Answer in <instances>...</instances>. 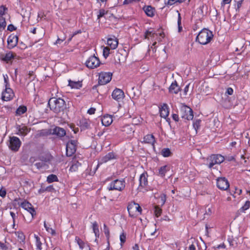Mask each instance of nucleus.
<instances>
[{
  "instance_id": "49",
  "label": "nucleus",
  "mask_w": 250,
  "mask_h": 250,
  "mask_svg": "<svg viewBox=\"0 0 250 250\" xmlns=\"http://www.w3.org/2000/svg\"><path fill=\"white\" fill-rule=\"evenodd\" d=\"M154 34L152 31H146L145 34V38L147 39L148 36H151Z\"/></svg>"
},
{
  "instance_id": "50",
  "label": "nucleus",
  "mask_w": 250,
  "mask_h": 250,
  "mask_svg": "<svg viewBox=\"0 0 250 250\" xmlns=\"http://www.w3.org/2000/svg\"><path fill=\"white\" fill-rule=\"evenodd\" d=\"M46 230L47 232L50 233L52 235H54L56 233L55 230L51 228L48 227Z\"/></svg>"
},
{
  "instance_id": "60",
  "label": "nucleus",
  "mask_w": 250,
  "mask_h": 250,
  "mask_svg": "<svg viewBox=\"0 0 250 250\" xmlns=\"http://www.w3.org/2000/svg\"><path fill=\"white\" fill-rule=\"evenodd\" d=\"M231 0H223L222 5H224L226 4H229L231 2Z\"/></svg>"
},
{
  "instance_id": "27",
  "label": "nucleus",
  "mask_w": 250,
  "mask_h": 250,
  "mask_svg": "<svg viewBox=\"0 0 250 250\" xmlns=\"http://www.w3.org/2000/svg\"><path fill=\"white\" fill-rule=\"evenodd\" d=\"M13 58V54L12 52H9L5 55H1L0 58L2 61L6 62H8L9 61H11Z\"/></svg>"
},
{
  "instance_id": "62",
  "label": "nucleus",
  "mask_w": 250,
  "mask_h": 250,
  "mask_svg": "<svg viewBox=\"0 0 250 250\" xmlns=\"http://www.w3.org/2000/svg\"><path fill=\"white\" fill-rule=\"evenodd\" d=\"M181 23V17L180 16V14L178 13V26H180Z\"/></svg>"
},
{
  "instance_id": "1",
  "label": "nucleus",
  "mask_w": 250,
  "mask_h": 250,
  "mask_svg": "<svg viewBox=\"0 0 250 250\" xmlns=\"http://www.w3.org/2000/svg\"><path fill=\"white\" fill-rule=\"evenodd\" d=\"M50 108L56 113H59L64 111L66 108L65 101L62 98H51L48 103Z\"/></svg>"
},
{
  "instance_id": "47",
  "label": "nucleus",
  "mask_w": 250,
  "mask_h": 250,
  "mask_svg": "<svg viewBox=\"0 0 250 250\" xmlns=\"http://www.w3.org/2000/svg\"><path fill=\"white\" fill-rule=\"evenodd\" d=\"M10 215L13 219V228H14V227L15 226V219L17 217V216L16 215L15 213L13 212H10Z\"/></svg>"
},
{
  "instance_id": "56",
  "label": "nucleus",
  "mask_w": 250,
  "mask_h": 250,
  "mask_svg": "<svg viewBox=\"0 0 250 250\" xmlns=\"http://www.w3.org/2000/svg\"><path fill=\"white\" fill-rule=\"evenodd\" d=\"M196 247L194 244L192 242L191 245H189L188 250H195Z\"/></svg>"
},
{
  "instance_id": "26",
  "label": "nucleus",
  "mask_w": 250,
  "mask_h": 250,
  "mask_svg": "<svg viewBox=\"0 0 250 250\" xmlns=\"http://www.w3.org/2000/svg\"><path fill=\"white\" fill-rule=\"evenodd\" d=\"M72 164L70 167L69 170L71 171H76L81 166V163L79 162L76 159H74L72 161Z\"/></svg>"
},
{
  "instance_id": "64",
  "label": "nucleus",
  "mask_w": 250,
  "mask_h": 250,
  "mask_svg": "<svg viewBox=\"0 0 250 250\" xmlns=\"http://www.w3.org/2000/svg\"><path fill=\"white\" fill-rule=\"evenodd\" d=\"M64 38L63 39H60L58 38L56 42V44H60L64 40Z\"/></svg>"
},
{
  "instance_id": "4",
  "label": "nucleus",
  "mask_w": 250,
  "mask_h": 250,
  "mask_svg": "<svg viewBox=\"0 0 250 250\" xmlns=\"http://www.w3.org/2000/svg\"><path fill=\"white\" fill-rule=\"evenodd\" d=\"M125 183L124 180L116 179L112 182L107 187L109 190H116L122 191L125 188Z\"/></svg>"
},
{
  "instance_id": "9",
  "label": "nucleus",
  "mask_w": 250,
  "mask_h": 250,
  "mask_svg": "<svg viewBox=\"0 0 250 250\" xmlns=\"http://www.w3.org/2000/svg\"><path fill=\"white\" fill-rule=\"evenodd\" d=\"M77 141L70 140L66 144V154L67 156H71L76 150Z\"/></svg>"
},
{
  "instance_id": "44",
  "label": "nucleus",
  "mask_w": 250,
  "mask_h": 250,
  "mask_svg": "<svg viewBox=\"0 0 250 250\" xmlns=\"http://www.w3.org/2000/svg\"><path fill=\"white\" fill-rule=\"evenodd\" d=\"M35 78V75H34L33 71H30L28 74V76L27 79H28L30 81H33Z\"/></svg>"
},
{
  "instance_id": "13",
  "label": "nucleus",
  "mask_w": 250,
  "mask_h": 250,
  "mask_svg": "<svg viewBox=\"0 0 250 250\" xmlns=\"http://www.w3.org/2000/svg\"><path fill=\"white\" fill-rule=\"evenodd\" d=\"M112 97L115 100L120 102L125 97V94L122 89L116 88L112 93Z\"/></svg>"
},
{
  "instance_id": "18",
  "label": "nucleus",
  "mask_w": 250,
  "mask_h": 250,
  "mask_svg": "<svg viewBox=\"0 0 250 250\" xmlns=\"http://www.w3.org/2000/svg\"><path fill=\"white\" fill-rule=\"evenodd\" d=\"M169 92L172 94H177L181 90L180 87L178 85L177 82L174 81L171 84L168 88Z\"/></svg>"
},
{
  "instance_id": "63",
  "label": "nucleus",
  "mask_w": 250,
  "mask_h": 250,
  "mask_svg": "<svg viewBox=\"0 0 250 250\" xmlns=\"http://www.w3.org/2000/svg\"><path fill=\"white\" fill-rule=\"evenodd\" d=\"M242 192V190L239 188H235V193L240 195Z\"/></svg>"
},
{
  "instance_id": "39",
  "label": "nucleus",
  "mask_w": 250,
  "mask_h": 250,
  "mask_svg": "<svg viewBox=\"0 0 250 250\" xmlns=\"http://www.w3.org/2000/svg\"><path fill=\"white\" fill-rule=\"evenodd\" d=\"M122 131L126 132L127 134H130L131 132H132V130L131 128L128 125H126L125 126L123 127V129H122Z\"/></svg>"
},
{
  "instance_id": "20",
  "label": "nucleus",
  "mask_w": 250,
  "mask_h": 250,
  "mask_svg": "<svg viewBox=\"0 0 250 250\" xmlns=\"http://www.w3.org/2000/svg\"><path fill=\"white\" fill-rule=\"evenodd\" d=\"M52 134H55L58 136V137H63L66 134L65 130L60 127L56 126L52 130Z\"/></svg>"
},
{
  "instance_id": "36",
  "label": "nucleus",
  "mask_w": 250,
  "mask_h": 250,
  "mask_svg": "<svg viewBox=\"0 0 250 250\" xmlns=\"http://www.w3.org/2000/svg\"><path fill=\"white\" fill-rule=\"evenodd\" d=\"M171 153L170 149L168 148H163L161 151L162 155L165 157L170 156Z\"/></svg>"
},
{
  "instance_id": "6",
  "label": "nucleus",
  "mask_w": 250,
  "mask_h": 250,
  "mask_svg": "<svg viewBox=\"0 0 250 250\" xmlns=\"http://www.w3.org/2000/svg\"><path fill=\"white\" fill-rule=\"evenodd\" d=\"M100 64L99 59L95 55L91 56L85 62L86 66L90 69L97 68Z\"/></svg>"
},
{
  "instance_id": "17",
  "label": "nucleus",
  "mask_w": 250,
  "mask_h": 250,
  "mask_svg": "<svg viewBox=\"0 0 250 250\" xmlns=\"http://www.w3.org/2000/svg\"><path fill=\"white\" fill-rule=\"evenodd\" d=\"M147 177L148 175L146 172H144L141 174L139 178V188H145L147 185Z\"/></svg>"
},
{
  "instance_id": "34",
  "label": "nucleus",
  "mask_w": 250,
  "mask_h": 250,
  "mask_svg": "<svg viewBox=\"0 0 250 250\" xmlns=\"http://www.w3.org/2000/svg\"><path fill=\"white\" fill-rule=\"evenodd\" d=\"M34 237H35V238L36 239V247H37V249L38 250H42V243L41 242L40 237L38 235H37L36 234L34 235Z\"/></svg>"
},
{
  "instance_id": "16",
  "label": "nucleus",
  "mask_w": 250,
  "mask_h": 250,
  "mask_svg": "<svg viewBox=\"0 0 250 250\" xmlns=\"http://www.w3.org/2000/svg\"><path fill=\"white\" fill-rule=\"evenodd\" d=\"M116 159H117V155L114 153L111 152L102 157L100 160V163L101 164L104 163L111 160Z\"/></svg>"
},
{
  "instance_id": "40",
  "label": "nucleus",
  "mask_w": 250,
  "mask_h": 250,
  "mask_svg": "<svg viewBox=\"0 0 250 250\" xmlns=\"http://www.w3.org/2000/svg\"><path fill=\"white\" fill-rule=\"evenodd\" d=\"M6 25V22L5 20L3 17L0 18V29H4Z\"/></svg>"
},
{
  "instance_id": "48",
  "label": "nucleus",
  "mask_w": 250,
  "mask_h": 250,
  "mask_svg": "<svg viewBox=\"0 0 250 250\" xmlns=\"http://www.w3.org/2000/svg\"><path fill=\"white\" fill-rule=\"evenodd\" d=\"M140 0H125L124 1L123 3L124 4H130V3L134 2H138Z\"/></svg>"
},
{
  "instance_id": "2",
  "label": "nucleus",
  "mask_w": 250,
  "mask_h": 250,
  "mask_svg": "<svg viewBox=\"0 0 250 250\" xmlns=\"http://www.w3.org/2000/svg\"><path fill=\"white\" fill-rule=\"evenodd\" d=\"M212 37V32L208 29H204L199 33L196 40L200 44L205 45L210 42Z\"/></svg>"
},
{
  "instance_id": "19",
  "label": "nucleus",
  "mask_w": 250,
  "mask_h": 250,
  "mask_svg": "<svg viewBox=\"0 0 250 250\" xmlns=\"http://www.w3.org/2000/svg\"><path fill=\"white\" fill-rule=\"evenodd\" d=\"M160 114L161 117L166 119L169 115L168 107L167 104H164L160 108Z\"/></svg>"
},
{
  "instance_id": "38",
  "label": "nucleus",
  "mask_w": 250,
  "mask_h": 250,
  "mask_svg": "<svg viewBox=\"0 0 250 250\" xmlns=\"http://www.w3.org/2000/svg\"><path fill=\"white\" fill-rule=\"evenodd\" d=\"M121 246H122L126 241V234L123 231L120 236Z\"/></svg>"
},
{
  "instance_id": "3",
  "label": "nucleus",
  "mask_w": 250,
  "mask_h": 250,
  "mask_svg": "<svg viewBox=\"0 0 250 250\" xmlns=\"http://www.w3.org/2000/svg\"><path fill=\"white\" fill-rule=\"evenodd\" d=\"M225 160L224 156L220 154H212L207 158L208 167L212 168L216 164H220Z\"/></svg>"
},
{
  "instance_id": "5",
  "label": "nucleus",
  "mask_w": 250,
  "mask_h": 250,
  "mask_svg": "<svg viewBox=\"0 0 250 250\" xmlns=\"http://www.w3.org/2000/svg\"><path fill=\"white\" fill-rule=\"evenodd\" d=\"M181 117L188 120H192L193 118V111L188 106L183 104L180 108Z\"/></svg>"
},
{
  "instance_id": "51",
  "label": "nucleus",
  "mask_w": 250,
  "mask_h": 250,
  "mask_svg": "<svg viewBox=\"0 0 250 250\" xmlns=\"http://www.w3.org/2000/svg\"><path fill=\"white\" fill-rule=\"evenodd\" d=\"M95 111L96 109L95 108L91 107L88 110L87 113H88L90 115H92L95 113Z\"/></svg>"
},
{
  "instance_id": "14",
  "label": "nucleus",
  "mask_w": 250,
  "mask_h": 250,
  "mask_svg": "<svg viewBox=\"0 0 250 250\" xmlns=\"http://www.w3.org/2000/svg\"><path fill=\"white\" fill-rule=\"evenodd\" d=\"M18 42V37L17 35L12 34L9 36L7 39V43L9 48H13L15 47Z\"/></svg>"
},
{
  "instance_id": "43",
  "label": "nucleus",
  "mask_w": 250,
  "mask_h": 250,
  "mask_svg": "<svg viewBox=\"0 0 250 250\" xmlns=\"http://www.w3.org/2000/svg\"><path fill=\"white\" fill-rule=\"evenodd\" d=\"M250 208V201H248L246 202L244 205L243 206H242V207L241 208V210L244 211L247 210L248 209H249Z\"/></svg>"
},
{
  "instance_id": "41",
  "label": "nucleus",
  "mask_w": 250,
  "mask_h": 250,
  "mask_svg": "<svg viewBox=\"0 0 250 250\" xmlns=\"http://www.w3.org/2000/svg\"><path fill=\"white\" fill-rule=\"evenodd\" d=\"M154 213L156 217L160 216L162 213V209L158 206L155 207Z\"/></svg>"
},
{
  "instance_id": "58",
  "label": "nucleus",
  "mask_w": 250,
  "mask_h": 250,
  "mask_svg": "<svg viewBox=\"0 0 250 250\" xmlns=\"http://www.w3.org/2000/svg\"><path fill=\"white\" fill-rule=\"evenodd\" d=\"M0 248L3 250H6L7 249L6 245L4 243H2L0 242Z\"/></svg>"
},
{
  "instance_id": "8",
  "label": "nucleus",
  "mask_w": 250,
  "mask_h": 250,
  "mask_svg": "<svg viewBox=\"0 0 250 250\" xmlns=\"http://www.w3.org/2000/svg\"><path fill=\"white\" fill-rule=\"evenodd\" d=\"M127 210L131 217L134 216L136 214L135 213L137 212L141 213L142 211V208L137 203L134 202L130 203L127 207Z\"/></svg>"
},
{
  "instance_id": "45",
  "label": "nucleus",
  "mask_w": 250,
  "mask_h": 250,
  "mask_svg": "<svg viewBox=\"0 0 250 250\" xmlns=\"http://www.w3.org/2000/svg\"><path fill=\"white\" fill-rule=\"evenodd\" d=\"M106 13L107 12L104 9L100 10L99 14L97 16L98 19H100L101 17H103Z\"/></svg>"
},
{
  "instance_id": "55",
  "label": "nucleus",
  "mask_w": 250,
  "mask_h": 250,
  "mask_svg": "<svg viewBox=\"0 0 250 250\" xmlns=\"http://www.w3.org/2000/svg\"><path fill=\"white\" fill-rule=\"evenodd\" d=\"M200 121L197 120L193 124L194 127L196 129V128H198L200 126Z\"/></svg>"
},
{
  "instance_id": "7",
  "label": "nucleus",
  "mask_w": 250,
  "mask_h": 250,
  "mask_svg": "<svg viewBox=\"0 0 250 250\" xmlns=\"http://www.w3.org/2000/svg\"><path fill=\"white\" fill-rule=\"evenodd\" d=\"M21 145L20 140L17 137L13 136L10 137L9 139V148L14 151H18Z\"/></svg>"
},
{
  "instance_id": "21",
  "label": "nucleus",
  "mask_w": 250,
  "mask_h": 250,
  "mask_svg": "<svg viewBox=\"0 0 250 250\" xmlns=\"http://www.w3.org/2000/svg\"><path fill=\"white\" fill-rule=\"evenodd\" d=\"M107 43L112 49H115L118 46V41L115 37L110 38L107 39Z\"/></svg>"
},
{
  "instance_id": "33",
  "label": "nucleus",
  "mask_w": 250,
  "mask_h": 250,
  "mask_svg": "<svg viewBox=\"0 0 250 250\" xmlns=\"http://www.w3.org/2000/svg\"><path fill=\"white\" fill-rule=\"evenodd\" d=\"M92 229L93 232L95 233L96 237L99 236V226L96 222H94L92 223Z\"/></svg>"
},
{
  "instance_id": "32",
  "label": "nucleus",
  "mask_w": 250,
  "mask_h": 250,
  "mask_svg": "<svg viewBox=\"0 0 250 250\" xmlns=\"http://www.w3.org/2000/svg\"><path fill=\"white\" fill-rule=\"evenodd\" d=\"M81 127L83 129H87L90 126L89 122L86 119H83L80 121Z\"/></svg>"
},
{
  "instance_id": "42",
  "label": "nucleus",
  "mask_w": 250,
  "mask_h": 250,
  "mask_svg": "<svg viewBox=\"0 0 250 250\" xmlns=\"http://www.w3.org/2000/svg\"><path fill=\"white\" fill-rule=\"evenodd\" d=\"M110 54V49L108 47H104L103 49V55L105 58H106Z\"/></svg>"
},
{
  "instance_id": "35",
  "label": "nucleus",
  "mask_w": 250,
  "mask_h": 250,
  "mask_svg": "<svg viewBox=\"0 0 250 250\" xmlns=\"http://www.w3.org/2000/svg\"><path fill=\"white\" fill-rule=\"evenodd\" d=\"M58 181V179L57 176L54 174H50L47 178V182L48 183H51L52 182Z\"/></svg>"
},
{
  "instance_id": "46",
  "label": "nucleus",
  "mask_w": 250,
  "mask_h": 250,
  "mask_svg": "<svg viewBox=\"0 0 250 250\" xmlns=\"http://www.w3.org/2000/svg\"><path fill=\"white\" fill-rule=\"evenodd\" d=\"M6 10H7V8L4 6L1 5L0 6V16H2L4 14V12Z\"/></svg>"
},
{
  "instance_id": "61",
  "label": "nucleus",
  "mask_w": 250,
  "mask_h": 250,
  "mask_svg": "<svg viewBox=\"0 0 250 250\" xmlns=\"http://www.w3.org/2000/svg\"><path fill=\"white\" fill-rule=\"evenodd\" d=\"M189 86V84L187 85L186 86V87H185V88H184V94H185V95H187V92L188 91Z\"/></svg>"
},
{
  "instance_id": "15",
  "label": "nucleus",
  "mask_w": 250,
  "mask_h": 250,
  "mask_svg": "<svg viewBox=\"0 0 250 250\" xmlns=\"http://www.w3.org/2000/svg\"><path fill=\"white\" fill-rule=\"evenodd\" d=\"M21 207L27 210L32 215V217L36 214L35 210L33 207L32 205L27 201H24L21 204Z\"/></svg>"
},
{
  "instance_id": "24",
  "label": "nucleus",
  "mask_w": 250,
  "mask_h": 250,
  "mask_svg": "<svg viewBox=\"0 0 250 250\" xmlns=\"http://www.w3.org/2000/svg\"><path fill=\"white\" fill-rule=\"evenodd\" d=\"M170 167L169 165H165L161 167L159 169V175L163 177L165 176L167 171L170 170Z\"/></svg>"
},
{
  "instance_id": "12",
  "label": "nucleus",
  "mask_w": 250,
  "mask_h": 250,
  "mask_svg": "<svg viewBox=\"0 0 250 250\" xmlns=\"http://www.w3.org/2000/svg\"><path fill=\"white\" fill-rule=\"evenodd\" d=\"M14 96V92L9 87H6L5 90L2 93V100L8 101L11 100Z\"/></svg>"
},
{
  "instance_id": "10",
  "label": "nucleus",
  "mask_w": 250,
  "mask_h": 250,
  "mask_svg": "<svg viewBox=\"0 0 250 250\" xmlns=\"http://www.w3.org/2000/svg\"><path fill=\"white\" fill-rule=\"evenodd\" d=\"M112 75V73L109 72L100 73L99 77V83L103 85L111 81Z\"/></svg>"
},
{
  "instance_id": "54",
  "label": "nucleus",
  "mask_w": 250,
  "mask_h": 250,
  "mask_svg": "<svg viewBox=\"0 0 250 250\" xmlns=\"http://www.w3.org/2000/svg\"><path fill=\"white\" fill-rule=\"evenodd\" d=\"M16 29V28L13 24H9L7 27V30L10 31H13Z\"/></svg>"
},
{
  "instance_id": "30",
  "label": "nucleus",
  "mask_w": 250,
  "mask_h": 250,
  "mask_svg": "<svg viewBox=\"0 0 250 250\" xmlns=\"http://www.w3.org/2000/svg\"><path fill=\"white\" fill-rule=\"evenodd\" d=\"M49 159H47V160L45 159L44 161H42L40 162L36 163L35 164V166L39 169H42V168H46L47 167V165L45 163V162H47V161H49Z\"/></svg>"
},
{
  "instance_id": "31",
  "label": "nucleus",
  "mask_w": 250,
  "mask_h": 250,
  "mask_svg": "<svg viewBox=\"0 0 250 250\" xmlns=\"http://www.w3.org/2000/svg\"><path fill=\"white\" fill-rule=\"evenodd\" d=\"M27 111V107L24 105L20 106L16 110V115H21Z\"/></svg>"
},
{
  "instance_id": "28",
  "label": "nucleus",
  "mask_w": 250,
  "mask_h": 250,
  "mask_svg": "<svg viewBox=\"0 0 250 250\" xmlns=\"http://www.w3.org/2000/svg\"><path fill=\"white\" fill-rule=\"evenodd\" d=\"M144 142L146 143L153 144L155 142L154 137L152 134H148L144 138Z\"/></svg>"
},
{
  "instance_id": "23",
  "label": "nucleus",
  "mask_w": 250,
  "mask_h": 250,
  "mask_svg": "<svg viewBox=\"0 0 250 250\" xmlns=\"http://www.w3.org/2000/svg\"><path fill=\"white\" fill-rule=\"evenodd\" d=\"M30 129L28 128L26 126L22 125L20 126L18 128V134L25 136L30 131Z\"/></svg>"
},
{
  "instance_id": "22",
  "label": "nucleus",
  "mask_w": 250,
  "mask_h": 250,
  "mask_svg": "<svg viewBox=\"0 0 250 250\" xmlns=\"http://www.w3.org/2000/svg\"><path fill=\"white\" fill-rule=\"evenodd\" d=\"M113 122L112 116L110 115H105L102 119L103 125L105 126H108L111 124Z\"/></svg>"
},
{
  "instance_id": "59",
  "label": "nucleus",
  "mask_w": 250,
  "mask_h": 250,
  "mask_svg": "<svg viewBox=\"0 0 250 250\" xmlns=\"http://www.w3.org/2000/svg\"><path fill=\"white\" fill-rule=\"evenodd\" d=\"M161 201L162 203V205H164L165 203L166 200V196L165 194H163L161 197Z\"/></svg>"
},
{
  "instance_id": "37",
  "label": "nucleus",
  "mask_w": 250,
  "mask_h": 250,
  "mask_svg": "<svg viewBox=\"0 0 250 250\" xmlns=\"http://www.w3.org/2000/svg\"><path fill=\"white\" fill-rule=\"evenodd\" d=\"M75 240L79 246L80 249H83L85 247L84 243L78 237H75Z\"/></svg>"
},
{
  "instance_id": "25",
  "label": "nucleus",
  "mask_w": 250,
  "mask_h": 250,
  "mask_svg": "<svg viewBox=\"0 0 250 250\" xmlns=\"http://www.w3.org/2000/svg\"><path fill=\"white\" fill-rule=\"evenodd\" d=\"M146 14L149 17H152L154 15L155 9L151 6H145L144 8Z\"/></svg>"
},
{
  "instance_id": "29",
  "label": "nucleus",
  "mask_w": 250,
  "mask_h": 250,
  "mask_svg": "<svg viewBox=\"0 0 250 250\" xmlns=\"http://www.w3.org/2000/svg\"><path fill=\"white\" fill-rule=\"evenodd\" d=\"M68 85L70 86L72 88L79 89V88H80V87H82V84L79 81H78V82H74V81H72L71 80H69V81Z\"/></svg>"
},
{
  "instance_id": "53",
  "label": "nucleus",
  "mask_w": 250,
  "mask_h": 250,
  "mask_svg": "<svg viewBox=\"0 0 250 250\" xmlns=\"http://www.w3.org/2000/svg\"><path fill=\"white\" fill-rule=\"evenodd\" d=\"M6 192L5 189H0V196L2 197H4L6 196Z\"/></svg>"
},
{
  "instance_id": "11",
  "label": "nucleus",
  "mask_w": 250,
  "mask_h": 250,
  "mask_svg": "<svg viewBox=\"0 0 250 250\" xmlns=\"http://www.w3.org/2000/svg\"><path fill=\"white\" fill-rule=\"evenodd\" d=\"M217 186L221 190H226L229 187V184L225 177H219L217 179Z\"/></svg>"
},
{
  "instance_id": "52",
  "label": "nucleus",
  "mask_w": 250,
  "mask_h": 250,
  "mask_svg": "<svg viewBox=\"0 0 250 250\" xmlns=\"http://www.w3.org/2000/svg\"><path fill=\"white\" fill-rule=\"evenodd\" d=\"M233 90L231 87H229L226 91V93L229 95H231L233 94Z\"/></svg>"
},
{
  "instance_id": "57",
  "label": "nucleus",
  "mask_w": 250,
  "mask_h": 250,
  "mask_svg": "<svg viewBox=\"0 0 250 250\" xmlns=\"http://www.w3.org/2000/svg\"><path fill=\"white\" fill-rule=\"evenodd\" d=\"M172 118L176 122H178L179 121V116L178 115L176 114H173L172 115Z\"/></svg>"
}]
</instances>
